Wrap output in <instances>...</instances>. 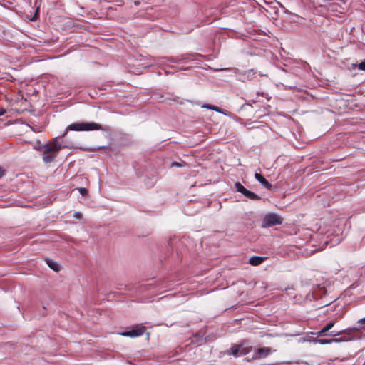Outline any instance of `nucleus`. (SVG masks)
Segmentation results:
<instances>
[{
    "label": "nucleus",
    "mask_w": 365,
    "mask_h": 365,
    "mask_svg": "<svg viewBox=\"0 0 365 365\" xmlns=\"http://www.w3.org/2000/svg\"><path fill=\"white\" fill-rule=\"evenodd\" d=\"M63 148L58 138H55L51 143L42 145L39 150L43 152V162L46 163L52 162Z\"/></svg>",
    "instance_id": "obj_1"
},
{
    "label": "nucleus",
    "mask_w": 365,
    "mask_h": 365,
    "mask_svg": "<svg viewBox=\"0 0 365 365\" xmlns=\"http://www.w3.org/2000/svg\"><path fill=\"white\" fill-rule=\"evenodd\" d=\"M103 130L102 126L100 124H98L94 122L75 123L70 124L68 126H67L64 133L59 138L65 137L68 130L90 131V130Z\"/></svg>",
    "instance_id": "obj_2"
},
{
    "label": "nucleus",
    "mask_w": 365,
    "mask_h": 365,
    "mask_svg": "<svg viewBox=\"0 0 365 365\" xmlns=\"http://www.w3.org/2000/svg\"><path fill=\"white\" fill-rule=\"evenodd\" d=\"M336 322V321H331L327 323L319 331L316 333L317 337L327 336L328 334H327V332L334 327ZM353 331V329H346L337 332L334 331H331L329 335L336 337L342 334H351Z\"/></svg>",
    "instance_id": "obj_3"
},
{
    "label": "nucleus",
    "mask_w": 365,
    "mask_h": 365,
    "mask_svg": "<svg viewBox=\"0 0 365 365\" xmlns=\"http://www.w3.org/2000/svg\"><path fill=\"white\" fill-rule=\"evenodd\" d=\"M145 331V327L143 325L133 327L130 331H124L121 334L123 336L138 337L143 334Z\"/></svg>",
    "instance_id": "obj_4"
},
{
    "label": "nucleus",
    "mask_w": 365,
    "mask_h": 365,
    "mask_svg": "<svg viewBox=\"0 0 365 365\" xmlns=\"http://www.w3.org/2000/svg\"><path fill=\"white\" fill-rule=\"evenodd\" d=\"M251 347L245 344L234 346L232 348V354L235 356L246 355L250 351Z\"/></svg>",
    "instance_id": "obj_5"
},
{
    "label": "nucleus",
    "mask_w": 365,
    "mask_h": 365,
    "mask_svg": "<svg viewBox=\"0 0 365 365\" xmlns=\"http://www.w3.org/2000/svg\"><path fill=\"white\" fill-rule=\"evenodd\" d=\"M274 225V213L267 215L263 220L262 227H268Z\"/></svg>",
    "instance_id": "obj_6"
},
{
    "label": "nucleus",
    "mask_w": 365,
    "mask_h": 365,
    "mask_svg": "<svg viewBox=\"0 0 365 365\" xmlns=\"http://www.w3.org/2000/svg\"><path fill=\"white\" fill-rule=\"evenodd\" d=\"M255 178L259 182L262 183V185L266 187V188H268V189H270L272 187V184L269 183L265 178L264 177L261 175L260 173H256L255 174Z\"/></svg>",
    "instance_id": "obj_7"
},
{
    "label": "nucleus",
    "mask_w": 365,
    "mask_h": 365,
    "mask_svg": "<svg viewBox=\"0 0 365 365\" xmlns=\"http://www.w3.org/2000/svg\"><path fill=\"white\" fill-rule=\"evenodd\" d=\"M265 257H259V256H253L250 258L249 263L252 266H257L260 264H262L264 259Z\"/></svg>",
    "instance_id": "obj_8"
},
{
    "label": "nucleus",
    "mask_w": 365,
    "mask_h": 365,
    "mask_svg": "<svg viewBox=\"0 0 365 365\" xmlns=\"http://www.w3.org/2000/svg\"><path fill=\"white\" fill-rule=\"evenodd\" d=\"M270 353L268 348H259L256 350V355L258 358L264 357Z\"/></svg>",
    "instance_id": "obj_9"
},
{
    "label": "nucleus",
    "mask_w": 365,
    "mask_h": 365,
    "mask_svg": "<svg viewBox=\"0 0 365 365\" xmlns=\"http://www.w3.org/2000/svg\"><path fill=\"white\" fill-rule=\"evenodd\" d=\"M314 344H330L334 343L333 338L332 339H317L315 338L312 341Z\"/></svg>",
    "instance_id": "obj_10"
},
{
    "label": "nucleus",
    "mask_w": 365,
    "mask_h": 365,
    "mask_svg": "<svg viewBox=\"0 0 365 365\" xmlns=\"http://www.w3.org/2000/svg\"><path fill=\"white\" fill-rule=\"evenodd\" d=\"M244 195L245 197H247V198H249L250 200H259L261 199L259 196H258L257 195H256L253 192L250 191L248 190H247V191L245 192Z\"/></svg>",
    "instance_id": "obj_11"
},
{
    "label": "nucleus",
    "mask_w": 365,
    "mask_h": 365,
    "mask_svg": "<svg viewBox=\"0 0 365 365\" xmlns=\"http://www.w3.org/2000/svg\"><path fill=\"white\" fill-rule=\"evenodd\" d=\"M46 264L48 265V267L52 269L53 270L58 272L59 271V265L56 262L51 260V259H46Z\"/></svg>",
    "instance_id": "obj_12"
},
{
    "label": "nucleus",
    "mask_w": 365,
    "mask_h": 365,
    "mask_svg": "<svg viewBox=\"0 0 365 365\" xmlns=\"http://www.w3.org/2000/svg\"><path fill=\"white\" fill-rule=\"evenodd\" d=\"M235 187L237 192L245 195V192L247 189H246L240 182H236L235 183Z\"/></svg>",
    "instance_id": "obj_13"
},
{
    "label": "nucleus",
    "mask_w": 365,
    "mask_h": 365,
    "mask_svg": "<svg viewBox=\"0 0 365 365\" xmlns=\"http://www.w3.org/2000/svg\"><path fill=\"white\" fill-rule=\"evenodd\" d=\"M353 66L357 67L359 70L365 71V61L359 63V64H353Z\"/></svg>",
    "instance_id": "obj_14"
},
{
    "label": "nucleus",
    "mask_w": 365,
    "mask_h": 365,
    "mask_svg": "<svg viewBox=\"0 0 365 365\" xmlns=\"http://www.w3.org/2000/svg\"><path fill=\"white\" fill-rule=\"evenodd\" d=\"M282 221L283 218L281 216L275 214V225H281L282 223Z\"/></svg>",
    "instance_id": "obj_15"
},
{
    "label": "nucleus",
    "mask_w": 365,
    "mask_h": 365,
    "mask_svg": "<svg viewBox=\"0 0 365 365\" xmlns=\"http://www.w3.org/2000/svg\"><path fill=\"white\" fill-rule=\"evenodd\" d=\"M334 343H339L342 341H347L348 339L346 337L333 338Z\"/></svg>",
    "instance_id": "obj_16"
},
{
    "label": "nucleus",
    "mask_w": 365,
    "mask_h": 365,
    "mask_svg": "<svg viewBox=\"0 0 365 365\" xmlns=\"http://www.w3.org/2000/svg\"><path fill=\"white\" fill-rule=\"evenodd\" d=\"M202 108H208V109L216 110V111L219 110V109H218V108L217 106H211V105H209V104H206V105L202 106Z\"/></svg>",
    "instance_id": "obj_17"
},
{
    "label": "nucleus",
    "mask_w": 365,
    "mask_h": 365,
    "mask_svg": "<svg viewBox=\"0 0 365 365\" xmlns=\"http://www.w3.org/2000/svg\"><path fill=\"white\" fill-rule=\"evenodd\" d=\"M78 191L83 196H86L88 193V190L84 187L78 188Z\"/></svg>",
    "instance_id": "obj_18"
},
{
    "label": "nucleus",
    "mask_w": 365,
    "mask_h": 365,
    "mask_svg": "<svg viewBox=\"0 0 365 365\" xmlns=\"http://www.w3.org/2000/svg\"><path fill=\"white\" fill-rule=\"evenodd\" d=\"M73 217L76 218V219H78V220H81L82 219L83 217V215L82 213L79 212H76L73 214Z\"/></svg>",
    "instance_id": "obj_19"
},
{
    "label": "nucleus",
    "mask_w": 365,
    "mask_h": 365,
    "mask_svg": "<svg viewBox=\"0 0 365 365\" xmlns=\"http://www.w3.org/2000/svg\"><path fill=\"white\" fill-rule=\"evenodd\" d=\"M38 10H39V9L38 8L36 11V13H35V14H34V17L32 18V20H36L37 19V17L38 16Z\"/></svg>",
    "instance_id": "obj_20"
},
{
    "label": "nucleus",
    "mask_w": 365,
    "mask_h": 365,
    "mask_svg": "<svg viewBox=\"0 0 365 365\" xmlns=\"http://www.w3.org/2000/svg\"><path fill=\"white\" fill-rule=\"evenodd\" d=\"M6 113V110L3 108H0V116L4 115Z\"/></svg>",
    "instance_id": "obj_21"
},
{
    "label": "nucleus",
    "mask_w": 365,
    "mask_h": 365,
    "mask_svg": "<svg viewBox=\"0 0 365 365\" xmlns=\"http://www.w3.org/2000/svg\"><path fill=\"white\" fill-rule=\"evenodd\" d=\"M172 166H181V165L179 163H177V162H173L172 164H171Z\"/></svg>",
    "instance_id": "obj_22"
},
{
    "label": "nucleus",
    "mask_w": 365,
    "mask_h": 365,
    "mask_svg": "<svg viewBox=\"0 0 365 365\" xmlns=\"http://www.w3.org/2000/svg\"><path fill=\"white\" fill-rule=\"evenodd\" d=\"M359 323H361V324H365V317H364V318L361 319L359 321Z\"/></svg>",
    "instance_id": "obj_23"
},
{
    "label": "nucleus",
    "mask_w": 365,
    "mask_h": 365,
    "mask_svg": "<svg viewBox=\"0 0 365 365\" xmlns=\"http://www.w3.org/2000/svg\"><path fill=\"white\" fill-rule=\"evenodd\" d=\"M4 175V171L3 170L0 168V178L3 176Z\"/></svg>",
    "instance_id": "obj_24"
}]
</instances>
